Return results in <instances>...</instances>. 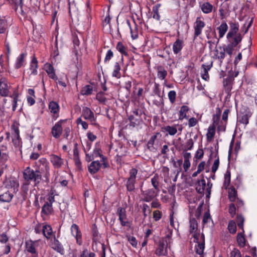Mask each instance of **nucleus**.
<instances>
[{
  "label": "nucleus",
  "mask_w": 257,
  "mask_h": 257,
  "mask_svg": "<svg viewBox=\"0 0 257 257\" xmlns=\"http://www.w3.org/2000/svg\"><path fill=\"white\" fill-rule=\"evenodd\" d=\"M93 93V87L90 85H86L83 87L80 91V93L82 95H89Z\"/></svg>",
  "instance_id": "de8ad7c7"
},
{
  "label": "nucleus",
  "mask_w": 257,
  "mask_h": 257,
  "mask_svg": "<svg viewBox=\"0 0 257 257\" xmlns=\"http://www.w3.org/2000/svg\"><path fill=\"white\" fill-rule=\"evenodd\" d=\"M23 177L25 181H33L34 182L35 185H37L42 180V174L36 170L34 171L30 167H28L23 172Z\"/></svg>",
  "instance_id": "f03ea898"
},
{
  "label": "nucleus",
  "mask_w": 257,
  "mask_h": 257,
  "mask_svg": "<svg viewBox=\"0 0 257 257\" xmlns=\"http://www.w3.org/2000/svg\"><path fill=\"white\" fill-rule=\"evenodd\" d=\"M237 46L233 44L232 42L229 43L227 42V45L224 47H219V49L220 51L218 50H216L217 54L216 55L217 58L220 61V63H222L223 59L225 57V52L227 53L228 55L231 56L233 53V51L234 50L235 48Z\"/></svg>",
  "instance_id": "7ed1b4c3"
},
{
  "label": "nucleus",
  "mask_w": 257,
  "mask_h": 257,
  "mask_svg": "<svg viewBox=\"0 0 257 257\" xmlns=\"http://www.w3.org/2000/svg\"><path fill=\"white\" fill-rule=\"evenodd\" d=\"M128 120L130 121V125L133 127L139 126L142 121L141 118L136 117L134 115H130L128 116Z\"/></svg>",
  "instance_id": "72a5a7b5"
},
{
  "label": "nucleus",
  "mask_w": 257,
  "mask_h": 257,
  "mask_svg": "<svg viewBox=\"0 0 257 257\" xmlns=\"http://www.w3.org/2000/svg\"><path fill=\"white\" fill-rule=\"evenodd\" d=\"M72 126L70 124H64L63 126V137L64 139H68V137L70 136V133L72 131Z\"/></svg>",
  "instance_id": "c03bdc74"
},
{
  "label": "nucleus",
  "mask_w": 257,
  "mask_h": 257,
  "mask_svg": "<svg viewBox=\"0 0 257 257\" xmlns=\"http://www.w3.org/2000/svg\"><path fill=\"white\" fill-rule=\"evenodd\" d=\"M237 191L233 186L228 188V199L231 202H234L237 198Z\"/></svg>",
  "instance_id": "ea45409f"
},
{
  "label": "nucleus",
  "mask_w": 257,
  "mask_h": 257,
  "mask_svg": "<svg viewBox=\"0 0 257 257\" xmlns=\"http://www.w3.org/2000/svg\"><path fill=\"white\" fill-rule=\"evenodd\" d=\"M161 6V4H157L155 6H153L152 8V14L153 15V18L157 21H159L160 20V15L159 13V9Z\"/></svg>",
  "instance_id": "a18cd8bd"
},
{
  "label": "nucleus",
  "mask_w": 257,
  "mask_h": 257,
  "mask_svg": "<svg viewBox=\"0 0 257 257\" xmlns=\"http://www.w3.org/2000/svg\"><path fill=\"white\" fill-rule=\"evenodd\" d=\"M46 72L47 73L48 76L51 79L56 81L58 80V77L55 74V69L53 65L51 64H45Z\"/></svg>",
  "instance_id": "a878e982"
},
{
  "label": "nucleus",
  "mask_w": 257,
  "mask_h": 257,
  "mask_svg": "<svg viewBox=\"0 0 257 257\" xmlns=\"http://www.w3.org/2000/svg\"><path fill=\"white\" fill-rule=\"evenodd\" d=\"M164 130L171 136H174L177 133L176 126L167 125L164 128Z\"/></svg>",
  "instance_id": "864d4df0"
},
{
  "label": "nucleus",
  "mask_w": 257,
  "mask_h": 257,
  "mask_svg": "<svg viewBox=\"0 0 257 257\" xmlns=\"http://www.w3.org/2000/svg\"><path fill=\"white\" fill-rule=\"evenodd\" d=\"M155 254L158 256H167V243L165 242L163 240H159L156 249Z\"/></svg>",
  "instance_id": "dca6fc26"
},
{
  "label": "nucleus",
  "mask_w": 257,
  "mask_h": 257,
  "mask_svg": "<svg viewBox=\"0 0 257 257\" xmlns=\"http://www.w3.org/2000/svg\"><path fill=\"white\" fill-rule=\"evenodd\" d=\"M198 244L195 247V249L196 253L199 255H202L204 252V249L205 247V243L204 242H198Z\"/></svg>",
  "instance_id": "5fc2aeb1"
},
{
  "label": "nucleus",
  "mask_w": 257,
  "mask_h": 257,
  "mask_svg": "<svg viewBox=\"0 0 257 257\" xmlns=\"http://www.w3.org/2000/svg\"><path fill=\"white\" fill-rule=\"evenodd\" d=\"M236 219L238 228L241 229L243 232H244V231L243 230V223L244 220L243 217L241 215H237Z\"/></svg>",
  "instance_id": "e2e57ef3"
},
{
  "label": "nucleus",
  "mask_w": 257,
  "mask_h": 257,
  "mask_svg": "<svg viewBox=\"0 0 257 257\" xmlns=\"http://www.w3.org/2000/svg\"><path fill=\"white\" fill-rule=\"evenodd\" d=\"M138 170L134 168L130 169L128 172L129 177L127 179L125 186L128 192H134L135 190V184L136 183V177Z\"/></svg>",
  "instance_id": "39448f33"
},
{
  "label": "nucleus",
  "mask_w": 257,
  "mask_h": 257,
  "mask_svg": "<svg viewBox=\"0 0 257 257\" xmlns=\"http://www.w3.org/2000/svg\"><path fill=\"white\" fill-rule=\"evenodd\" d=\"M215 134V126L212 125L210 126L208 129V132L206 134L207 139L208 141H211L214 138Z\"/></svg>",
  "instance_id": "09e8293b"
},
{
  "label": "nucleus",
  "mask_w": 257,
  "mask_h": 257,
  "mask_svg": "<svg viewBox=\"0 0 257 257\" xmlns=\"http://www.w3.org/2000/svg\"><path fill=\"white\" fill-rule=\"evenodd\" d=\"M158 135H160V133H156L155 134L151 136L147 143V148L151 152H154L155 148L154 147L155 141L157 139Z\"/></svg>",
  "instance_id": "f704fd0d"
},
{
  "label": "nucleus",
  "mask_w": 257,
  "mask_h": 257,
  "mask_svg": "<svg viewBox=\"0 0 257 257\" xmlns=\"http://www.w3.org/2000/svg\"><path fill=\"white\" fill-rule=\"evenodd\" d=\"M216 153L215 155V158H216V159L214 161L213 164L211 168V171L213 173L215 174L216 171L217 170L219 166V155L218 154V149L216 150Z\"/></svg>",
  "instance_id": "8fccbe9b"
},
{
  "label": "nucleus",
  "mask_w": 257,
  "mask_h": 257,
  "mask_svg": "<svg viewBox=\"0 0 257 257\" xmlns=\"http://www.w3.org/2000/svg\"><path fill=\"white\" fill-rule=\"evenodd\" d=\"M156 70L157 71L158 78L162 80H164L168 74L164 67L162 65H158L156 67Z\"/></svg>",
  "instance_id": "cd10ccee"
},
{
  "label": "nucleus",
  "mask_w": 257,
  "mask_h": 257,
  "mask_svg": "<svg viewBox=\"0 0 257 257\" xmlns=\"http://www.w3.org/2000/svg\"><path fill=\"white\" fill-rule=\"evenodd\" d=\"M141 195H142V200L144 202H149L153 200L160 192L153 188L148 189L146 190H143L141 189Z\"/></svg>",
  "instance_id": "9d476101"
},
{
  "label": "nucleus",
  "mask_w": 257,
  "mask_h": 257,
  "mask_svg": "<svg viewBox=\"0 0 257 257\" xmlns=\"http://www.w3.org/2000/svg\"><path fill=\"white\" fill-rule=\"evenodd\" d=\"M14 195L10 193L9 191H7L3 194L0 195V201L3 202H10L11 201Z\"/></svg>",
  "instance_id": "58836bf2"
},
{
  "label": "nucleus",
  "mask_w": 257,
  "mask_h": 257,
  "mask_svg": "<svg viewBox=\"0 0 257 257\" xmlns=\"http://www.w3.org/2000/svg\"><path fill=\"white\" fill-rule=\"evenodd\" d=\"M67 121V119H60L51 128V133L55 139H59L62 135L63 133V126L64 124H66Z\"/></svg>",
  "instance_id": "0eeeda50"
},
{
  "label": "nucleus",
  "mask_w": 257,
  "mask_h": 257,
  "mask_svg": "<svg viewBox=\"0 0 257 257\" xmlns=\"http://www.w3.org/2000/svg\"><path fill=\"white\" fill-rule=\"evenodd\" d=\"M13 3L15 4V10L16 11L19 7H20L21 15L22 16H25L26 13L23 10V6L24 4V0H12Z\"/></svg>",
  "instance_id": "603ef678"
},
{
  "label": "nucleus",
  "mask_w": 257,
  "mask_h": 257,
  "mask_svg": "<svg viewBox=\"0 0 257 257\" xmlns=\"http://www.w3.org/2000/svg\"><path fill=\"white\" fill-rule=\"evenodd\" d=\"M121 67L119 63L118 62L114 63L113 67V70L112 72V77H115L117 79H119L121 77V74L120 72Z\"/></svg>",
  "instance_id": "c756f323"
},
{
  "label": "nucleus",
  "mask_w": 257,
  "mask_h": 257,
  "mask_svg": "<svg viewBox=\"0 0 257 257\" xmlns=\"http://www.w3.org/2000/svg\"><path fill=\"white\" fill-rule=\"evenodd\" d=\"M116 49L122 55L128 56L127 47L121 42H118L116 46Z\"/></svg>",
  "instance_id": "37998d69"
},
{
  "label": "nucleus",
  "mask_w": 257,
  "mask_h": 257,
  "mask_svg": "<svg viewBox=\"0 0 257 257\" xmlns=\"http://www.w3.org/2000/svg\"><path fill=\"white\" fill-rule=\"evenodd\" d=\"M244 232L238 233L236 240L238 245L240 247H244L245 245V239L243 235Z\"/></svg>",
  "instance_id": "3c124183"
},
{
  "label": "nucleus",
  "mask_w": 257,
  "mask_h": 257,
  "mask_svg": "<svg viewBox=\"0 0 257 257\" xmlns=\"http://www.w3.org/2000/svg\"><path fill=\"white\" fill-rule=\"evenodd\" d=\"M8 82L5 77L0 78V95L3 97L8 96L9 94Z\"/></svg>",
  "instance_id": "6ab92c4d"
},
{
  "label": "nucleus",
  "mask_w": 257,
  "mask_h": 257,
  "mask_svg": "<svg viewBox=\"0 0 257 257\" xmlns=\"http://www.w3.org/2000/svg\"><path fill=\"white\" fill-rule=\"evenodd\" d=\"M113 56H114V54H113V52L111 51V50L110 49V50H108L105 55V58L104 59V62L105 63H108L109 62V61L112 58Z\"/></svg>",
  "instance_id": "0e129e2a"
},
{
  "label": "nucleus",
  "mask_w": 257,
  "mask_h": 257,
  "mask_svg": "<svg viewBox=\"0 0 257 257\" xmlns=\"http://www.w3.org/2000/svg\"><path fill=\"white\" fill-rule=\"evenodd\" d=\"M189 108L187 105H183L181 107L179 114V119L182 120L184 119H188L187 113L189 111Z\"/></svg>",
  "instance_id": "e433bc0d"
},
{
  "label": "nucleus",
  "mask_w": 257,
  "mask_h": 257,
  "mask_svg": "<svg viewBox=\"0 0 257 257\" xmlns=\"http://www.w3.org/2000/svg\"><path fill=\"white\" fill-rule=\"evenodd\" d=\"M96 99L100 102L104 104L107 99L104 96V93L102 91L98 92L96 95Z\"/></svg>",
  "instance_id": "4d7b16f0"
},
{
  "label": "nucleus",
  "mask_w": 257,
  "mask_h": 257,
  "mask_svg": "<svg viewBox=\"0 0 257 257\" xmlns=\"http://www.w3.org/2000/svg\"><path fill=\"white\" fill-rule=\"evenodd\" d=\"M76 123L77 124H81L82 128L86 130L88 128V123L85 121H83L81 118V117L78 118L76 120Z\"/></svg>",
  "instance_id": "338daca9"
},
{
  "label": "nucleus",
  "mask_w": 257,
  "mask_h": 257,
  "mask_svg": "<svg viewBox=\"0 0 257 257\" xmlns=\"http://www.w3.org/2000/svg\"><path fill=\"white\" fill-rule=\"evenodd\" d=\"M159 176L158 174H155L151 180L152 185L154 187V189L160 191V182H159Z\"/></svg>",
  "instance_id": "4c0bfd02"
},
{
  "label": "nucleus",
  "mask_w": 257,
  "mask_h": 257,
  "mask_svg": "<svg viewBox=\"0 0 257 257\" xmlns=\"http://www.w3.org/2000/svg\"><path fill=\"white\" fill-rule=\"evenodd\" d=\"M216 114H214L213 116V124L215 126V125H217L218 123V121L220 119V115H221V109L217 107L216 108Z\"/></svg>",
  "instance_id": "6e6d98bb"
},
{
  "label": "nucleus",
  "mask_w": 257,
  "mask_h": 257,
  "mask_svg": "<svg viewBox=\"0 0 257 257\" xmlns=\"http://www.w3.org/2000/svg\"><path fill=\"white\" fill-rule=\"evenodd\" d=\"M228 229L230 233L234 234L236 231V226L234 221L230 220L228 224Z\"/></svg>",
  "instance_id": "13d9d810"
},
{
  "label": "nucleus",
  "mask_w": 257,
  "mask_h": 257,
  "mask_svg": "<svg viewBox=\"0 0 257 257\" xmlns=\"http://www.w3.org/2000/svg\"><path fill=\"white\" fill-rule=\"evenodd\" d=\"M230 257H241L240 251L237 248H234L230 252Z\"/></svg>",
  "instance_id": "774afa93"
},
{
  "label": "nucleus",
  "mask_w": 257,
  "mask_h": 257,
  "mask_svg": "<svg viewBox=\"0 0 257 257\" xmlns=\"http://www.w3.org/2000/svg\"><path fill=\"white\" fill-rule=\"evenodd\" d=\"M53 211V208L52 205L45 202L42 207L41 213V214H44L46 216H48L52 214Z\"/></svg>",
  "instance_id": "473e14b6"
},
{
  "label": "nucleus",
  "mask_w": 257,
  "mask_h": 257,
  "mask_svg": "<svg viewBox=\"0 0 257 257\" xmlns=\"http://www.w3.org/2000/svg\"><path fill=\"white\" fill-rule=\"evenodd\" d=\"M70 232L71 235L75 238L76 243L79 246L82 245V233L79 226L75 223H73L70 227Z\"/></svg>",
  "instance_id": "1a4fd4ad"
},
{
  "label": "nucleus",
  "mask_w": 257,
  "mask_h": 257,
  "mask_svg": "<svg viewBox=\"0 0 257 257\" xmlns=\"http://www.w3.org/2000/svg\"><path fill=\"white\" fill-rule=\"evenodd\" d=\"M176 95H177V94L175 90H171L168 92V98L170 100V102L172 104H174L175 102Z\"/></svg>",
  "instance_id": "052dcab7"
},
{
  "label": "nucleus",
  "mask_w": 257,
  "mask_h": 257,
  "mask_svg": "<svg viewBox=\"0 0 257 257\" xmlns=\"http://www.w3.org/2000/svg\"><path fill=\"white\" fill-rule=\"evenodd\" d=\"M153 218L155 221H157L161 219L162 216V213L161 211L156 210L153 212Z\"/></svg>",
  "instance_id": "69168bd1"
},
{
  "label": "nucleus",
  "mask_w": 257,
  "mask_h": 257,
  "mask_svg": "<svg viewBox=\"0 0 257 257\" xmlns=\"http://www.w3.org/2000/svg\"><path fill=\"white\" fill-rule=\"evenodd\" d=\"M101 167L102 168V163H100L99 161H93L88 166V171L91 174H94L99 170Z\"/></svg>",
  "instance_id": "b1692460"
},
{
  "label": "nucleus",
  "mask_w": 257,
  "mask_h": 257,
  "mask_svg": "<svg viewBox=\"0 0 257 257\" xmlns=\"http://www.w3.org/2000/svg\"><path fill=\"white\" fill-rule=\"evenodd\" d=\"M35 165L36 170L42 174L45 173V177L48 180L50 176L49 163L45 158H41L38 161L36 162Z\"/></svg>",
  "instance_id": "20e7f679"
},
{
  "label": "nucleus",
  "mask_w": 257,
  "mask_h": 257,
  "mask_svg": "<svg viewBox=\"0 0 257 257\" xmlns=\"http://www.w3.org/2000/svg\"><path fill=\"white\" fill-rule=\"evenodd\" d=\"M205 35L209 41L215 40L216 32L211 26H207L204 31Z\"/></svg>",
  "instance_id": "c85d7f7f"
},
{
  "label": "nucleus",
  "mask_w": 257,
  "mask_h": 257,
  "mask_svg": "<svg viewBox=\"0 0 257 257\" xmlns=\"http://www.w3.org/2000/svg\"><path fill=\"white\" fill-rule=\"evenodd\" d=\"M38 61L37 60V58L35 55H34L31 59V61L30 63V70L31 71V73L30 75L35 76L38 74Z\"/></svg>",
  "instance_id": "5701e85b"
},
{
  "label": "nucleus",
  "mask_w": 257,
  "mask_h": 257,
  "mask_svg": "<svg viewBox=\"0 0 257 257\" xmlns=\"http://www.w3.org/2000/svg\"><path fill=\"white\" fill-rule=\"evenodd\" d=\"M184 42L182 40L177 39L173 43L172 50L175 54L180 53L184 47Z\"/></svg>",
  "instance_id": "393cba45"
},
{
  "label": "nucleus",
  "mask_w": 257,
  "mask_h": 257,
  "mask_svg": "<svg viewBox=\"0 0 257 257\" xmlns=\"http://www.w3.org/2000/svg\"><path fill=\"white\" fill-rule=\"evenodd\" d=\"M11 97L13 98V110L14 111L16 110L17 107V102L18 100L19 94L17 92H14L12 95L10 96Z\"/></svg>",
  "instance_id": "bf43d9fd"
},
{
  "label": "nucleus",
  "mask_w": 257,
  "mask_h": 257,
  "mask_svg": "<svg viewBox=\"0 0 257 257\" xmlns=\"http://www.w3.org/2000/svg\"><path fill=\"white\" fill-rule=\"evenodd\" d=\"M116 214L118 216V220L120 225L123 227L131 228L132 222L127 217L126 211L125 208L118 207L117 209Z\"/></svg>",
  "instance_id": "423d86ee"
},
{
  "label": "nucleus",
  "mask_w": 257,
  "mask_h": 257,
  "mask_svg": "<svg viewBox=\"0 0 257 257\" xmlns=\"http://www.w3.org/2000/svg\"><path fill=\"white\" fill-rule=\"evenodd\" d=\"M48 108L52 114V121L56 120L59 117L60 106L58 102L51 101L48 105Z\"/></svg>",
  "instance_id": "2eb2a0df"
},
{
  "label": "nucleus",
  "mask_w": 257,
  "mask_h": 257,
  "mask_svg": "<svg viewBox=\"0 0 257 257\" xmlns=\"http://www.w3.org/2000/svg\"><path fill=\"white\" fill-rule=\"evenodd\" d=\"M7 28V22L6 20L0 19V34H4Z\"/></svg>",
  "instance_id": "680f3d73"
},
{
  "label": "nucleus",
  "mask_w": 257,
  "mask_h": 257,
  "mask_svg": "<svg viewBox=\"0 0 257 257\" xmlns=\"http://www.w3.org/2000/svg\"><path fill=\"white\" fill-rule=\"evenodd\" d=\"M102 151L99 148H96L93 151V155L97 157H99L101 158L100 161L102 162V168H108L109 167L107 158L101 154Z\"/></svg>",
  "instance_id": "412c9836"
},
{
  "label": "nucleus",
  "mask_w": 257,
  "mask_h": 257,
  "mask_svg": "<svg viewBox=\"0 0 257 257\" xmlns=\"http://www.w3.org/2000/svg\"><path fill=\"white\" fill-rule=\"evenodd\" d=\"M213 66V61H211L210 62H208L205 64H203L201 66L202 70H201V77L203 79L207 81L209 79V75L208 71Z\"/></svg>",
  "instance_id": "aec40b11"
},
{
  "label": "nucleus",
  "mask_w": 257,
  "mask_h": 257,
  "mask_svg": "<svg viewBox=\"0 0 257 257\" xmlns=\"http://www.w3.org/2000/svg\"><path fill=\"white\" fill-rule=\"evenodd\" d=\"M200 8L204 14L210 13L213 9V6L209 2H205L200 5Z\"/></svg>",
  "instance_id": "c9c22d12"
},
{
  "label": "nucleus",
  "mask_w": 257,
  "mask_h": 257,
  "mask_svg": "<svg viewBox=\"0 0 257 257\" xmlns=\"http://www.w3.org/2000/svg\"><path fill=\"white\" fill-rule=\"evenodd\" d=\"M231 173L227 170L224 174V180L223 187L225 189H227L230 184Z\"/></svg>",
  "instance_id": "49530a36"
},
{
  "label": "nucleus",
  "mask_w": 257,
  "mask_h": 257,
  "mask_svg": "<svg viewBox=\"0 0 257 257\" xmlns=\"http://www.w3.org/2000/svg\"><path fill=\"white\" fill-rule=\"evenodd\" d=\"M252 115V112L249 109H246L243 111H240L238 117V121L246 125L249 122V118Z\"/></svg>",
  "instance_id": "f3484780"
},
{
  "label": "nucleus",
  "mask_w": 257,
  "mask_h": 257,
  "mask_svg": "<svg viewBox=\"0 0 257 257\" xmlns=\"http://www.w3.org/2000/svg\"><path fill=\"white\" fill-rule=\"evenodd\" d=\"M27 55V53L23 52L18 56L16 60L15 64V68L16 69H19L25 65Z\"/></svg>",
  "instance_id": "4be33fe9"
},
{
  "label": "nucleus",
  "mask_w": 257,
  "mask_h": 257,
  "mask_svg": "<svg viewBox=\"0 0 257 257\" xmlns=\"http://www.w3.org/2000/svg\"><path fill=\"white\" fill-rule=\"evenodd\" d=\"M81 116L84 119L89 121L90 124L94 126L98 127L99 124L96 122V117L94 116L93 112L88 107L82 108Z\"/></svg>",
  "instance_id": "6e6552de"
},
{
  "label": "nucleus",
  "mask_w": 257,
  "mask_h": 257,
  "mask_svg": "<svg viewBox=\"0 0 257 257\" xmlns=\"http://www.w3.org/2000/svg\"><path fill=\"white\" fill-rule=\"evenodd\" d=\"M206 182L204 178V176L202 175L201 179L198 180L197 182L196 190L198 193L203 194L204 192Z\"/></svg>",
  "instance_id": "bb28decb"
},
{
  "label": "nucleus",
  "mask_w": 257,
  "mask_h": 257,
  "mask_svg": "<svg viewBox=\"0 0 257 257\" xmlns=\"http://www.w3.org/2000/svg\"><path fill=\"white\" fill-rule=\"evenodd\" d=\"M5 187L8 190L16 193L19 190V183L18 180L15 178L7 179L4 182Z\"/></svg>",
  "instance_id": "ddd939ff"
},
{
  "label": "nucleus",
  "mask_w": 257,
  "mask_h": 257,
  "mask_svg": "<svg viewBox=\"0 0 257 257\" xmlns=\"http://www.w3.org/2000/svg\"><path fill=\"white\" fill-rule=\"evenodd\" d=\"M26 248L28 252L34 254V257L38 256V253L36 251L34 243L32 240L26 242Z\"/></svg>",
  "instance_id": "7c9ffc66"
},
{
  "label": "nucleus",
  "mask_w": 257,
  "mask_h": 257,
  "mask_svg": "<svg viewBox=\"0 0 257 257\" xmlns=\"http://www.w3.org/2000/svg\"><path fill=\"white\" fill-rule=\"evenodd\" d=\"M228 27L225 22H223L221 25L217 28V30L218 31V38L215 36V40L214 41H208V43L209 44H217L220 39L222 38L225 35V33L227 31Z\"/></svg>",
  "instance_id": "9b49d317"
},
{
  "label": "nucleus",
  "mask_w": 257,
  "mask_h": 257,
  "mask_svg": "<svg viewBox=\"0 0 257 257\" xmlns=\"http://www.w3.org/2000/svg\"><path fill=\"white\" fill-rule=\"evenodd\" d=\"M42 233L47 239H49L52 233V229L49 225H44L42 227Z\"/></svg>",
  "instance_id": "a19ab883"
},
{
  "label": "nucleus",
  "mask_w": 257,
  "mask_h": 257,
  "mask_svg": "<svg viewBox=\"0 0 257 257\" xmlns=\"http://www.w3.org/2000/svg\"><path fill=\"white\" fill-rule=\"evenodd\" d=\"M232 81V78L231 77H228L223 80V86L225 88V92L227 93H229L232 89L231 86Z\"/></svg>",
  "instance_id": "79ce46f5"
},
{
  "label": "nucleus",
  "mask_w": 257,
  "mask_h": 257,
  "mask_svg": "<svg viewBox=\"0 0 257 257\" xmlns=\"http://www.w3.org/2000/svg\"><path fill=\"white\" fill-rule=\"evenodd\" d=\"M205 26V22L201 20L200 17H197L193 25L194 34L193 39L195 40L202 34V30Z\"/></svg>",
  "instance_id": "f8f14e48"
},
{
  "label": "nucleus",
  "mask_w": 257,
  "mask_h": 257,
  "mask_svg": "<svg viewBox=\"0 0 257 257\" xmlns=\"http://www.w3.org/2000/svg\"><path fill=\"white\" fill-rule=\"evenodd\" d=\"M50 161L55 169H60L64 164L63 159L55 154H52L50 155Z\"/></svg>",
  "instance_id": "a211bd4d"
},
{
  "label": "nucleus",
  "mask_w": 257,
  "mask_h": 257,
  "mask_svg": "<svg viewBox=\"0 0 257 257\" xmlns=\"http://www.w3.org/2000/svg\"><path fill=\"white\" fill-rule=\"evenodd\" d=\"M196 231H198V224L195 218H191L189 220V233L192 234Z\"/></svg>",
  "instance_id": "2f4dec72"
},
{
  "label": "nucleus",
  "mask_w": 257,
  "mask_h": 257,
  "mask_svg": "<svg viewBox=\"0 0 257 257\" xmlns=\"http://www.w3.org/2000/svg\"><path fill=\"white\" fill-rule=\"evenodd\" d=\"M230 29L226 35L227 42H232L234 45L237 46L242 40V36L238 33L239 24L236 22L229 23Z\"/></svg>",
  "instance_id": "f257e3e1"
},
{
  "label": "nucleus",
  "mask_w": 257,
  "mask_h": 257,
  "mask_svg": "<svg viewBox=\"0 0 257 257\" xmlns=\"http://www.w3.org/2000/svg\"><path fill=\"white\" fill-rule=\"evenodd\" d=\"M50 246L55 251L61 255L65 253V249L61 242L56 238L55 235L50 239Z\"/></svg>",
  "instance_id": "4468645a"
}]
</instances>
